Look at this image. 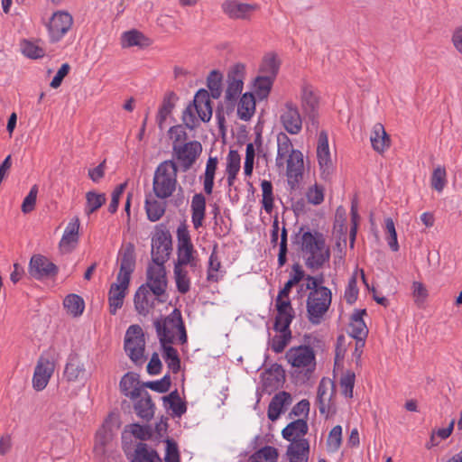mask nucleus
<instances>
[{"mask_svg": "<svg viewBox=\"0 0 462 462\" xmlns=\"http://www.w3.org/2000/svg\"><path fill=\"white\" fill-rule=\"evenodd\" d=\"M118 260L120 261V270L116 275V282L111 284L108 291L109 312L112 315H116L117 310L122 308L127 294L131 275L135 268L134 247L132 244H128L119 253Z\"/></svg>", "mask_w": 462, "mask_h": 462, "instance_id": "nucleus-1", "label": "nucleus"}, {"mask_svg": "<svg viewBox=\"0 0 462 462\" xmlns=\"http://www.w3.org/2000/svg\"><path fill=\"white\" fill-rule=\"evenodd\" d=\"M300 228L301 235L300 249L305 255V265L314 271L324 266L330 259V249L326 245L325 236L317 231H305Z\"/></svg>", "mask_w": 462, "mask_h": 462, "instance_id": "nucleus-2", "label": "nucleus"}, {"mask_svg": "<svg viewBox=\"0 0 462 462\" xmlns=\"http://www.w3.org/2000/svg\"><path fill=\"white\" fill-rule=\"evenodd\" d=\"M178 166L172 160L161 162L155 171L152 180V190L155 196L164 199L170 198L176 189Z\"/></svg>", "mask_w": 462, "mask_h": 462, "instance_id": "nucleus-3", "label": "nucleus"}, {"mask_svg": "<svg viewBox=\"0 0 462 462\" xmlns=\"http://www.w3.org/2000/svg\"><path fill=\"white\" fill-rule=\"evenodd\" d=\"M119 427L118 420L109 415L100 429L97 431L93 452L95 457L99 460L116 459L113 450L115 448V429Z\"/></svg>", "mask_w": 462, "mask_h": 462, "instance_id": "nucleus-4", "label": "nucleus"}, {"mask_svg": "<svg viewBox=\"0 0 462 462\" xmlns=\"http://www.w3.org/2000/svg\"><path fill=\"white\" fill-rule=\"evenodd\" d=\"M331 301L332 293L328 288H319L314 291H310L306 302L309 321L313 325L320 324L331 305Z\"/></svg>", "mask_w": 462, "mask_h": 462, "instance_id": "nucleus-5", "label": "nucleus"}, {"mask_svg": "<svg viewBox=\"0 0 462 462\" xmlns=\"http://www.w3.org/2000/svg\"><path fill=\"white\" fill-rule=\"evenodd\" d=\"M171 235L163 224L156 226V231L152 238V260L156 265L164 264L170 257L172 250Z\"/></svg>", "mask_w": 462, "mask_h": 462, "instance_id": "nucleus-6", "label": "nucleus"}, {"mask_svg": "<svg viewBox=\"0 0 462 462\" xmlns=\"http://www.w3.org/2000/svg\"><path fill=\"white\" fill-rule=\"evenodd\" d=\"M182 325H184V321L181 312L178 309H174L171 313L165 318L156 319L153 321V326L161 346L172 344L174 340L173 331H177Z\"/></svg>", "mask_w": 462, "mask_h": 462, "instance_id": "nucleus-7", "label": "nucleus"}, {"mask_svg": "<svg viewBox=\"0 0 462 462\" xmlns=\"http://www.w3.org/2000/svg\"><path fill=\"white\" fill-rule=\"evenodd\" d=\"M145 341L139 325H131L125 333V350L135 365H142L143 360Z\"/></svg>", "mask_w": 462, "mask_h": 462, "instance_id": "nucleus-8", "label": "nucleus"}, {"mask_svg": "<svg viewBox=\"0 0 462 462\" xmlns=\"http://www.w3.org/2000/svg\"><path fill=\"white\" fill-rule=\"evenodd\" d=\"M173 155L180 162L183 172L188 171L202 152V145L198 141H189L183 144H173Z\"/></svg>", "mask_w": 462, "mask_h": 462, "instance_id": "nucleus-9", "label": "nucleus"}, {"mask_svg": "<svg viewBox=\"0 0 462 462\" xmlns=\"http://www.w3.org/2000/svg\"><path fill=\"white\" fill-rule=\"evenodd\" d=\"M289 364L295 368H306L307 372H313L316 366L315 353L309 346L291 347L285 355Z\"/></svg>", "mask_w": 462, "mask_h": 462, "instance_id": "nucleus-10", "label": "nucleus"}, {"mask_svg": "<svg viewBox=\"0 0 462 462\" xmlns=\"http://www.w3.org/2000/svg\"><path fill=\"white\" fill-rule=\"evenodd\" d=\"M153 295H155L160 302H165L164 299L160 297L165 294L167 287L166 272L164 264L152 266L147 268V282L144 284Z\"/></svg>", "mask_w": 462, "mask_h": 462, "instance_id": "nucleus-11", "label": "nucleus"}, {"mask_svg": "<svg viewBox=\"0 0 462 462\" xmlns=\"http://www.w3.org/2000/svg\"><path fill=\"white\" fill-rule=\"evenodd\" d=\"M58 267L46 256L35 254L29 263V273L36 280L51 279L57 275Z\"/></svg>", "mask_w": 462, "mask_h": 462, "instance_id": "nucleus-12", "label": "nucleus"}, {"mask_svg": "<svg viewBox=\"0 0 462 462\" xmlns=\"http://www.w3.org/2000/svg\"><path fill=\"white\" fill-rule=\"evenodd\" d=\"M55 369V364L51 358L42 355L34 368L32 387L36 391H42L48 384Z\"/></svg>", "mask_w": 462, "mask_h": 462, "instance_id": "nucleus-13", "label": "nucleus"}, {"mask_svg": "<svg viewBox=\"0 0 462 462\" xmlns=\"http://www.w3.org/2000/svg\"><path fill=\"white\" fill-rule=\"evenodd\" d=\"M72 23L73 19L69 13L62 11L54 13L48 25L51 42H59L68 32Z\"/></svg>", "mask_w": 462, "mask_h": 462, "instance_id": "nucleus-14", "label": "nucleus"}, {"mask_svg": "<svg viewBox=\"0 0 462 462\" xmlns=\"http://www.w3.org/2000/svg\"><path fill=\"white\" fill-rule=\"evenodd\" d=\"M123 448L131 462H162L156 450L145 443L138 442L134 447L125 444Z\"/></svg>", "mask_w": 462, "mask_h": 462, "instance_id": "nucleus-15", "label": "nucleus"}, {"mask_svg": "<svg viewBox=\"0 0 462 462\" xmlns=\"http://www.w3.org/2000/svg\"><path fill=\"white\" fill-rule=\"evenodd\" d=\"M281 122L284 129L291 134H298L301 131L302 118L295 104L285 103L281 114Z\"/></svg>", "mask_w": 462, "mask_h": 462, "instance_id": "nucleus-16", "label": "nucleus"}, {"mask_svg": "<svg viewBox=\"0 0 462 462\" xmlns=\"http://www.w3.org/2000/svg\"><path fill=\"white\" fill-rule=\"evenodd\" d=\"M174 265L187 266L194 274H200L202 266L197 251L193 246L177 248V259Z\"/></svg>", "mask_w": 462, "mask_h": 462, "instance_id": "nucleus-17", "label": "nucleus"}, {"mask_svg": "<svg viewBox=\"0 0 462 462\" xmlns=\"http://www.w3.org/2000/svg\"><path fill=\"white\" fill-rule=\"evenodd\" d=\"M301 100L308 121L310 122L314 129H317L319 125L317 112L319 100L311 87L304 86L302 88Z\"/></svg>", "mask_w": 462, "mask_h": 462, "instance_id": "nucleus-18", "label": "nucleus"}, {"mask_svg": "<svg viewBox=\"0 0 462 462\" xmlns=\"http://www.w3.org/2000/svg\"><path fill=\"white\" fill-rule=\"evenodd\" d=\"M263 442L264 439L262 436H256L253 439L251 446L254 449L257 450L251 455L248 462H261L263 459L265 460V462H277V449L272 446L261 447Z\"/></svg>", "mask_w": 462, "mask_h": 462, "instance_id": "nucleus-19", "label": "nucleus"}, {"mask_svg": "<svg viewBox=\"0 0 462 462\" xmlns=\"http://www.w3.org/2000/svg\"><path fill=\"white\" fill-rule=\"evenodd\" d=\"M120 391L122 393L134 401L142 396V383L139 380V374L128 372L122 378L119 383Z\"/></svg>", "mask_w": 462, "mask_h": 462, "instance_id": "nucleus-20", "label": "nucleus"}, {"mask_svg": "<svg viewBox=\"0 0 462 462\" xmlns=\"http://www.w3.org/2000/svg\"><path fill=\"white\" fill-rule=\"evenodd\" d=\"M210 96L208 90L201 88L197 91L193 102L190 103L194 106L198 116L202 122H208L212 116Z\"/></svg>", "mask_w": 462, "mask_h": 462, "instance_id": "nucleus-21", "label": "nucleus"}, {"mask_svg": "<svg viewBox=\"0 0 462 462\" xmlns=\"http://www.w3.org/2000/svg\"><path fill=\"white\" fill-rule=\"evenodd\" d=\"M256 9V5L227 0L222 4L223 12L232 19H246Z\"/></svg>", "mask_w": 462, "mask_h": 462, "instance_id": "nucleus-22", "label": "nucleus"}, {"mask_svg": "<svg viewBox=\"0 0 462 462\" xmlns=\"http://www.w3.org/2000/svg\"><path fill=\"white\" fill-rule=\"evenodd\" d=\"M317 157L322 174H329L331 169V158L328 147V137L326 131H321L318 139Z\"/></svg>", "mask_w": 462, "mask_h": 462, "instance_id": "nucleus-23", "label": "nucleus"}, {"mask_svg": "<svg viewBox=\"0 0 462 462\" xmlns=\"http://www.w3.org/2000/svg\"><path fill=\"white\" fill-rule=\"evenodd\" d=\"M286 455L289 462H308L310 453V444L306 439H298L290 440Z\"/></svg>", "mask_w": 462, "mask_h": 462, "instance_id": "nucleus-24", "label": "nucleus"}, {"mask_svg": "<svg viewBox=\"0 0 462 462\" xmlns=\"http://www.w3.org/2000/svg\"><path fill=\"white\" fill-rule=\"evenodd\" d=\"M292 402L291 395L287 392H280L276 393L268 405L267 416L272 421L278 420L284 409Z\"/></svg>", "mask_w": 462, "mask_h": 462, "instance_id": "nucleus-25", "label": "nucleus"}, {"mask_svg": "<svg viewBox=\"0 0 462 462\" xmlns=\"http://www.w3.org/2000/svg\"><path fill=\"white\" fill-rule=\"evenodd\" d=\"M134 402V410L136 415L145 421H150L154 416L155 404L149 393L143 391L142 396Z\"/></svg>", "mask_w": 462, "mask_h": 462, "instance_id": "nucleus-26", "label": "nucleus"}, {"mask_svg": "<svg viewBox=\"0 0 462 462\" xmlns=\"http://www.w3.org/2000/svg\"><path fill=\"white\" fill-rule=\"evenodd\" d=\"M370 141L372 147L379 153H383L391 145L390 136L381 123H376L372 130Z\"/></svg>", "mask_w": 462, "mask_h": 462, "instance_id": "nucleus-27", "label": "nucleus"}, {"mask_svg": "<svg viewBox=\"0 0 462 462\" xmlns=\"http://www.w3.org/2000/svg\"><path fill=\"white\" fill-rule=\"evenodd\" d=\"M191 221L195 229L202 226L206 212V199L202 193H196L191 200Z\"/></svg>", "mask_w": 462, "mask_h": 462, "instance_id": "nucleus-28", "label": "nucleus"}, {"mask_svg": "<svg viewBox=\"0 0 462 462\" xmlns=\"http://www.w3.org/2000/svg\"><path fill=\"white\" fill-rule=\"evenodd\" d=\"M309 427L307 420L298 419L290 422L282 431V437L286 440L303 439L308 432Z\"/></svg>", "mask_w": 462, "mask_h": 462, "instance_id": "nucleus-29", "label": "nucleus"}, {"mask_svg": "<svg viewBox=\"0 0 462 462\" xmlns=\"http://www.w3.org/2000/svg\"><path fill=\"white\" fill-rule=\"evenodd\" d=\"M287 162V177L289 180L293 179L298 181V178L302 175L303 170V155L300 151H291L286 160Z\"/></svg>", "mask_w": 462, "mask_h": 462, "instance_id": "nucleus-30", "label": "nucleus"}, {"mask_svg": "<svg viewBox=\"0 0 462 462\" xmlns=\"http://www.w3.org/2000/svg\"><path fill=\"white\" fill-rule=\"evenodd\" d=\"M217 245H215L209 255L207 280L209 282H218L225 274V271L221 270V262L217 256Z\"/></svg>", "mask_w": 462, "mask_h": 462, "instance_id": "nucleus-31", "label": "nucleus"}, {"mask_svg": "<svg viewBox=\"0 0 462 462\" xmlns=\"http://www.w3.org/2000/svg\"><path fill=\"white\" fill-rule=\"evenodd\" d=\"M132 435L138 439L146 440L152 437V429L149 425H140L138 423L127 425L125 432L122 434L124 445L127 444L126 439H130Z\"/></svg>", "mask_w": 462, "mask_h": 462, "instance_id": "nucleus-32", "label": "nucleus"}, {"mask_svg": "<svg viewBox=\"0 0 462 462\" xmlns=\"http://www.w3.org/2000/svg\"><path fill=\"white\" fill-rule=\"evenodd\" d=\"M255 111V98L254 94L250 92L245 93L237 106V115L242 120L248 121Z\"/></svg>", "mask_w": 462, "mask_h": 462, "instance_id": "nucleus-33", "label": "nucleus"}, {"mask_svg": "<svg viewBox=\"0 0 462 462\" xmlns=\"http://www.w3.org/2000/svg\"><path fill=\"white\" fill-rule=\"evenodd\" d=\"M150 43V39L147 38L143 32L135 29L125 32L122 35L123 47L137 46L140 48H144L149 46Z\"/></svg>", "mask_w": 462, "mask_h": 462, "instance_id": "nucleus-34", "label": "nucleus"}, {"mask_svg": "<svg viewBox=\"0 0 462 462\" xmlns=\"http://www.w3.org/2000/svg\"><path fill=\"white\" fill-rule=\"evenodd\" d=\"M150 290L144 285H141L134 298V308L136 311L141 315H147L149 312V309L152 307V302L150 301Z\"/></svg>", "mask_w": 462, "mask_h": 462, "instance_id": "nucleus-35", "label": "nucleus"}, {"mask_svg": "<svg viewBox=\"0 0 462 462\" xmlns=\"http://www.w3.org/2000/svg\"><path fill=\"white\" fill-rule=\"evenodd\" d=\"M278 149L275 164L278 168H283L285 163V158L289 157L291 151H295L292 148V143L290 138L285 134H280L277 137Z\"/></svg>", "mask_w": 462, "mask_h": 462, "instance_id": "nucleus-36", "label": "nucleus"}, {"mask_svg": "<svg viewBox=\"0 0 462 462\" xmlns=\"http://www.w3.org/2000/svg\"><path fill=\"white\" fill-rule=\"evenodd\" d=\"M85 374L84 365L77 356H70L65 367L64 375L68 381H77Z\"/></svg>", "mask_w": 462, "mask_h": 462, "instance_id": "nucleus-37", "label": "nucleus"}, {"mask_svg": "<svg viewBox=\"0 0 462 462\" xmlns=\"http://www.w3.org/2000/svg\"><path fill=\"white\" fill-rule=\"evenodd\" d=\"M217 157H209L206 163V169L203 175V187L204 191L207 195H211L214 188V180L216 175V171L217 169Z\"/></svg>", "mask_w": 462, "mask_h": 462, "instance_id": "nucleus-38", "label": "nucleus"}, {"mask_svg": "<svg viewBox=\"0 0 462 462\" xmlns=\"http://www.w3.org/2000/svg\"><path fill=\"white\" fill-rule=\"evenodd\" d=\"M280 65L281 63L277 58V55L275 53L270 52L264 55L259 70L262 75L276 79Z\"/></svg>", "mask_w": 462, "mask_h": 462, "instance_id": "nucleus-39", "label": "nucleus"}, {"mask_svg": "<svg viewBox=\"0 0 462 462\" xmlns=\"http://www.w3.org/2000/svg\"><path fill=\"white\" fill-rule=\"evenodd\" d=\"M173 274L177 291L181 294H186L190 290V279L187 266L174 265Z\"/></svg>", "mask_w": 462, "mask_h": 462, "instance_id": "nucleus-40", "label": "nucleus"}, {"mask_svg": "<svg viewBox=\"0 0 462 462\" xmlns=\"http://www.w3.org/2000/svg\"><path fill=\"white\" fill-rule=\"evenodd\" d=\"M144 208L147 214V218L152 222H155L164 215L166 210V204L154 199H151L146 198Z\"/></svg>", "mask_w": 462, "mask_h": 462, "instance_id": "nucleus-41", "label": "nucleus"}, {"mask_svg": "<svg viewBox=\"0 0 462 462\" xmlns=\"http://www.w3.org/2000/svg\"><path fill=\"white\" fill-rule=\"evenodd\" d=\"M63 306L73 317L82 315L85 309V302L82 297L78 294H69L63 300Z\"/></svg>", "mask_w": 462, "mask_h": 462, "instance_id": "nucleus-42", "label": "nucleus"}, {"mask_svg": "<svg viewBox=\"0 0 462 462\" xmlns=\"http://www.w3.org/2000/svg\"><path fill=\"white\" fill-rule=\"evenodd\" d=\"M176 99L177 96L174 92H169L165 95L157 115V123L160 128L162 127V124L174 108Z\"/></svg>", "mask_w": 462, "mask_h": 462, "instance_id": "nucleus-43", "label": "nucleus"}, {"mask_svg": "<svg viewBox=\"0 0 462 462\" xmlns=\"http://www.w3.org/2000/svg\"><path fill=\"white\" fill-rule=\"evenodd\" d=\"M163 351V358L169 367V369L173 373L177 374L180 370V358L179 356L178 351L170 344H164L162 346Z\"/></svg>", "mask_w": 462, "mask_h": 462, "instance_id": "nucleus-44", "label": "nucleus"}, {"mask_svg": "<svg viewBox=\"0 0 462 462\" xmlns=\"http://www.w3.org/2000/svg\"><path fill=\"white\" fill-rule=\"evenodd\" d=\"M106 200L105 193H97L94 190L87 192L85 213L88 216L94 213L106 203Z\"/></svg>", "mask_w": 462, "mask_h": 462, "instance_id": "nucleus-45", "label": "nucleus"}, {"mask_svg": "<svg viewBox=\"0 0 462 462\" xmlns=\"http://www.w3.org/2000/svg\"><path fill=\"white\" fill-rule=\"evenodd\" d=\"M274 79L273 78L262 74L256 77L254 87V92L260 99H264L269 96Z\"/></svg>", "mask_w": 462, "mask_h": 462, "instance_id": "nucleus-46", "label": "nucleus"}, {"mask_svg": "<svg viewBox=\"0 0 462 462\" xmlns=\"http://www.w3.org/2000/svg\"><path fill=\"white\" fill-rule=\"evenodd\" d=\"M274 330L279 332L280 335H275L269 344L273 352L282 353L291 339V329L282 330V328Z\"/></svg>", "mask_w": 462, "mask_h": 462, "instance_id": "nucleus-47", "label": "nucleus"}, {"mask_svg": "<svg viewBox=\"0 0 462 462\" xmlns=\"http://www.w3.org/2000/svg\"><path fill=\"white\" fill-rule=\"evenodd\" d=\"M292 272L293 273L285 282L284 287L280 291L282 295H289L292 287L298 284L305 277V273L298 263L292 265Z\"/></svg>", "mask_w": 462, "mask_h": 462, "instance_id": "nucleus-48", "label": "nucleus"}, {"mask_svg": "<svg viewBox=\"0 0 462 462\" xmlns=\"http://www.w3.org/2000/svg\"><path fill=\"white\" fill-rule=\"evenodd\" d=\"M222 74L217 70H212L207 78V86L213 98L217 99L222 93Z\"/></svg>", "mask_w": 462, "mask_h": 462, "instance_id": "nucleus-49", "label": "nucleus"}, {"mask_svg": "<svg viewBox=\"0 0 462 462\" xmlns=\"http://www.w3.org/2000/svg\"><path fill=\"white\" fill-rule=\"evenodd\" d=\"M348 334L351 337L357 340V346L360 344V346L363 347L368 335V328L365 322L350 323Z\"/></svg>", "mask_w": 462, "mask_h": 462, "instance_id": "nucleus-50", "label": "nucleus"}, {"mask_svg": "<svg viewBox=\"0 0 462 462\" xmlns=\"http://www.w3.org/2000/svg\"><path fill=\"white\" fill-rule=\"evenodd\" d=\"M227 83L225 98L233 106L243 90L244 82L241 79H235L227 80Z\"/></svg>", "mask_w": 462, "mask_h": 462, "instance_id": "nucleus-51", "label": "nucleus"}, {"mask_svg": "<svg viewBox=\"0 0 462 462\" xmlns=\"http://www.w3.org/2000/svg\"><path fill=\"white\" fill-rule=\"evenodd\" d=\"M171 383V376L167 374L160 380L142 383V391H144L143 388H149L157 393H163L169 391Z\"/></svg>", "mask_w": 462, "mask_h": 462, "instance_id": "nucleus-52", "label": "nucleus"}, {"mask_svg": "<svg viewBox=\"0 0 462 462\" xmlns=\"http://www.w3.org/2000/svg\"><path fill=\"white\" fill-rule=\"evenodd\" d=\"M295 318V311L289 312L288 310L277 311L274 319L273 329L287 330L291 329L290 326Z\"/></svg>", "mask_w": 462, "mask_h": 462, "instance_id": "nucleus-53", "label": "nucleus"}, {"mask_svg": "<svg viewBox=\"0 0 462 462\" xmlns=\"http://www.w3.org/2000/svg\"><path fill=\"white\" fill-rule=\"evenodd\" d=\"M342 441V427L340 425H337L332 428L330 430L328 439H327V447L328 450L331 452L337 451Z\"/></svg>", "mask_w": 462, "mask_h": 462, "instance_id": "nucleus-54", "label": "nucleus"}, {"mask_svg": "<svg viewBox=\"0 0 462 462\" xmlns=\"http://www.w3.org/2000/svg\"><path fill=\"white\" fill-rule=\"evenodd\" d=\"M198 114L194 106L189 104V106L185 108L182 113V121L185 125V127L193 130L199 125V117L197 116Z\"/></svg>", "mask_w": 462, "mask_h": 462, "instance_id": "nucleus-55", "label": "nucleus"}, {"mask_svg": "<svg viewBox=\"0 0 462 462\" xmlns=\"http://www.w3.org/2000/svg\"><path fill=\"white\" fill-rule=\"evenodd\" d=\"M447 183V172L444 167L438 166L434 169L431 176V186L434 189L441 192Z\"/></svg>", "mask_w": 462, "mask_h": 462, "instance_id": "nucleus-56", "label": "nucleus"}, {"mask_svg": "<svg viewBox=\"0 0 462 462\" xmlns=\"http://www.w3.org/2000/svg\"><path fill=\"white\" fill-rule=\"evenodd\" d=\"M385 231L387 233L386 241L392 251L397 252L399 250V244L397 240V233L395 230L394 222L391 217L385 219Z\"/></svg>", "mask_w": 462, "mask_h": 462, "instance_id": "nucleus-57", "label": "nucleus"}, {"mask_svg": "<svg viewBox=\"0 0 462 462\" xmlns=\"http://www.w3.org/2000/svg\"><path fill=\"white\" fill-rule=\"evenodd\" d=\"M21 51L24 56L30 59H39L44 56L43 49L27 40H23L22 42Z\"/></svg>", "mask_w": 462, "mask_h": 462, "instance_id": "nucleus-58", "label": "nucleus"}, {"mask_svg": "<svg viewBox=\"0 0 462 462\" xmlns=\"http://www.w3.org/2000/svg\"><path fill=\"white\" fill-rule=\"evenodd\" d=\"M454 425H455V420H452L447 428L439 429L437 430H434L431 433L430 441L427 443V447L430 448L431 447L439 445V441L437 440V438H439L440 439H448L451 435V433L454 430Z\"/></svg>", "mask_w": 462, "mask_h": 462, "instance_id": "nucleus-59", "label": "nucleus"}, {"mask_svg": "<svg viewBox=\"0 0 462 462\" xmlns=\"http://www.w3.org/2000/svg\"><path fill=\"white\" fill-rule=\"evenodd\" d=\"M355 373L351 371H346L340 378V387L342 390V393L348 398L353 397V389L355 384Z\"/></svg>", "mask_w": 462, "mask_h": 462, "instance_id": "nucleus-60", "label": "nucleus"}, {"mask_svg": "<svg viewBox=\"0 0 462 462\" xmlns=\"http://www.w3.org/2000/svg\"><path fill=\"white\" fill-rule=\"evenodd\" d=\"M79 242V235L64 231L60 241V248L63 253H70Z\"/></svg>", "mask_w": 462, "mask_h": 462, "instance_id": "nucleus-61", "label": "nucleus"}, {"mask_svg": "<svg viewBox=\"0 0 462 462\" xmlns=\"http://www.w3.org/2000/svg\"><path fill=\"white\" fill-rule=\"evenodd\" d=\"M327 387L324 385L323 380L319 383L318 387L317 402L319 410L321 414L328 412V402L331 395L328 396Z\"/></svg>", "mask_w": 462, "mask_h": 462, "instance_id": "nucleus-62", "label": "nucleus"}, {"mask_svg": "<svg viewBox=\"0 0 462 462\" xmlns=\"http://www.w3.org/2000/svg\"><path fill=\"white\" fill-rule=\"evenodd\" d=\"M38 194L37 185H33L27 196L24 198L22 204V211L25 214L30 213L34 209L36 204V199Z\"/></svg>", "mask_w": 462, "mask_h": 462, "instance_id": "nucleus-63", "label": "nucleus"}, {"mask_svg": "<svg viewBox=\"0 0 462 462\" xmlns=\"http://www.w3.org/2000/svg\"><path fill=\"white\" fill-rule=\"evenodd\" d=\"M241 158L237 151L230 150L226 158V172L237 174L240 170Z\"/></svg>", "mask_w": 462, "mask_h": 462, "instance_id": "nucleus-64", "label": "nucleus"}]
</instances>
